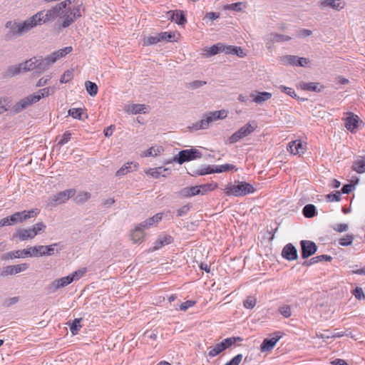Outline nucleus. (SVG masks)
I'll list each match as a JSON object with an SVG mask.
<instances>
[{
	"label": "nucleus",
	"mask_w": 365,
	"mask_h": 365,
	"mask_svg": "<svg viewBox=\"0 0 365 365\" xmlns=\"http://www.w3.org/2000/svg\"><path fill=\"white\" fill-rule=\"evenodd\" d=\"M173 242V238L169 235L160 236L154 243V246L148 250V252H153L160 249L166 245H170Z\"/></svg>",
	"instance_id": "obj_19"
},
{
	"label": "nucleus",
	"mask_w": 365,
	"mask_h": 365,
	"mask_svg": "<svg viewBox=\"0 0 365 365\" xmlns=\"http://www.w3.org/2000/svg\"><path fill=\"white\" fill-rule=\"evenodd\" d=\"M282 336V333L277 331L273 334V336L271 339H264L260 345L261 351L264 352L271 351Z\"/></svg>",
	"instance_id": "obj_14"
},
{
	"label": "nucleus",
	"mask_w": 365,
	"mask_h": 365,
	"mask_svg": "<svg viewBox=\"0 0 365 365\" xmlns=\"http://www.w3.org/2000/svg\"><path fill=\"white\" fill-rule=\"evenodd\" d=\"M282 60L284 64L297 66L298 57L296 56H285Z\"/></svg>",
	"instance_id": "obj_48"
},
{
	"label": "nucleus",
	"mask_w": 365,
	"mask_h": 365,
	"mask_svg": "<svg viewBox=\"0 0 365 365\" xmlns=\"http://www.w3.org/2000/svg\"><path fill=\"white\" fill-rule=\"evenodd\" d=\"M326 197L328 202H338L341 200V193L339 191H336L334 194L327 195Z\"/></svg>",
	"instance_id": "obj_59"
},
{
	"label": "nucleus",
	"mask_w": 365,
	"mask_h": 365,
	"mask_svg": "<svg viewBox=\"0 0 365 365\" xmlns=\"http://www.w3.org/2000/svg\"><path fill=\"white\" fill-rule=\"evenodd\" d=\"M166 170H168V168H163L162 167H158L155 168H150L145 171V173L151 175L155 178H158L160 177V175H162L163 171Z\"/></svg>",
	"instance_id": "obj_42"
},
{
	"label": "nucleus",
	"mask_w": 365,
	"mask_h": 365,
	"mask_svg": "<svg viewBox=\"0 0 365 365\" xmlns=\"http://www.w3.org/2000/svg\"><path fill=\"white\" fill-rule=\"evenodd\" d=\"M39 101L38 96H36L34 94H31L29 96H26L22 99H21L19 101L16 103L12 109L13 111L16 113H20L21 111L25 110L28 107L31 106V105L37 103Z\"/></svg>",
	"instance_id": "obj_8"
},
{
	"label": "nucleus",
	"mask_w": 365,
	"mask_h": 365,
	"mask_svg": "<svg viewBox=\"0 0 365 365\" xmlns=\"http://www.w3.org/2000/svg\"><path fill=\"white\" fill-rule=\"evenodd\" d=\"M257 128L255 122L252 123H247L244 126L241 127L237 131L234 133L228 139V142L230 144L238 142L242 138L248 136L253 133Z\"/></svg>",
	"instance_id": "obj_5"
},
{
	"label": "nucleus",
	"mask_w": 365,
	"mask_h": 365,
	"mask_svg": "<svg viewBox=\"0 0 365 365\" xmlns=\"http://www.w3.org/2000/svg\"><path fill=\"white\" fill-rule=\"evenodd\" d=\"M73 77V73L70 71H66L62 76L61 77L60 82L61 83H65L68 82L70 80H71Z\"/></svg>",
	"instance_id": "obj_63"
},
{
	"label": "nucleus",
	"mask_w": 365,
	"mask_h": 365,
	"mask_svg": "<svg viewBox=\"0 0 365 365\" xmlns=\"http://www.w3.org/2000/svg\"><path fill=\"white\" fill-rule=\"evenodd\" d=\"M224 350L225 347L222 342H220L208 348V356L211 358L215 357L222 353Z\"/></svg>",
	"instance_id": "obj_32"
},
{
	"label": "nucleus",
	"mask_w": 365,
	"mask_h": 365,
	"mask_svg": "<svg viewBox=\"0 0 365 365\" xmlns=\"http://www.w3.org/2000/svg\"><path fill=\"white\" fill-rule=\"evenodd\" d=\"M207 54L209 56H213L219 52L222 51V43H217L216 45H213L210 47L207 50H206Z\"/></svg>",
	"instance_id": "obj_51"
},
{
	"label": "nucleus",
	"mask_w": 365,
	"mask_h": 365,
	"mask_svg": "<svg viewBox=\"0 0 365 365\" xmlns=\"http://www.w3.org/2000/svg\"><path fill=\"white\" fill-rule=\"evenodd\" d=\"M180 195L184 197H190L200 195L199 185L185 187L180 191Z\"/></svg>",
	"instance_id": "obj_25"
},
{
	"label": "nucleus",
	"mask_w": 365,
	"mask_h": 365,
	"mask_svg": "<svg viewBox=\"0 0 365 365\" xmlns=\"http://www.w3.org/2000/svg\"><path fill=\"white\" fill-rule=\"evenodd\" d=\"M237 170V168H236L235 165L232 164H224V165H217L215 169H211L210 168H206L205 170H201L198 173L200 175H203L206 174H210V173H220L224 172H228L231 170Z\"/></svg>",
	"instance_id": "obj_15"
},
{
	"label": "nucleus",
	"mask_w": 365,
	"mask_h": 365,
	"mask_svg": "<svg viewBox=\"0 0 365 365\" xmlns=\"http://www.w3.org/2000/svg\"><path fill=\"white\" fill-rule=\"evenodd\" d=\"M23 65V71H28L33 70L36 68H38L39 69L44 70L48 67L46 65L45 59H37L36 58H33L29 60L26 61L24 63H21Z\"/></svg>",
	"instance_id": "obj_12"
},
{
	"label": "nucleus",
	"mask_w": 365,
	"mask_h": 365,
	"mask_svg": "<svg viewBox=\"0 0 365 365\" xmlns=\"http://www.w3.org/2000/svg\"><path fill=\"white\" fill-rule=\"evenodd\" d=\"M83 110L81 108H71L68 110V114L76 119H81Z\"/></svg>",
	"instance_id": "obj_52"
},
{
	"label": "nucleus",
	"mask_w": 365,
	"mask_h": 365,
	"mask_svg": "<svg viewBox=\"0 0 365 365\" xmlns=\"http://www.w3.org/2000/svg\"><path fill=\"white\" fill-rule=\"evenodd\" d=\"M21 72H23V65L21 63L9 68L4 76L6 77H11L20 73Z\"/></svg>",
	"instance_id": "obj_35"
},
{
	"label": "nucleus",
	"mask_w": 365,
	"mask_h": 365,
	"mask_svg": "<svg viewBox=\"0 0 365 365\" xmlns=\"http://www.w3.org/2000/svg\"><path fill=\"white\" fill-rule=\"evenodd\" d=\"M82 3L79 0H64L47 11H40L31 16L22 23L9 21L6 24L7 28L16 29L14 31L17 35L29 31L31 29L53 21L59 18L61 20V27L67 28L75 22L77 19L82 16L84 11Z\"/></svg>",
	"instance_id": "obj_1"
},
{
	"label": "nucleus",
	"mask_w": 365,
	"mask_h": 365,
	"mask_svg": "<svg viewBox=\"0 0 365 365\" xmlns=\"http://www.w3.org/2000/svg\"><path fill=\"white\" fill-rule=\"evenodd\" d=\"M299 88L304 91L320 92L323 86H320L319 83L315 82H300Z\"/></svg>",
	"instance_id": "obj_26"
},
{
	"label": "nucleus",
	"mask_w": 365,
	"mask_h": 365,
	"mask_svg": "<svg viewBox=\"0 0 365 365\" xmlns=\"http://www.w3.org/2000/svg\"><path fill=\"white\" fill-rule=\"evenodd\" d=\"M145 109V106L143 104H132L128 105L125 110L128 113H132V114H137L141 112L145 113L144 110Z\"/></svg>",
	"instance_id": "obj_34"
},
{
	"label": "nucleus",
	"mask_w": 365,
	"mask_h": 365,
	"mask_svg": "<svg viewBox=\"0 0 365 365\" xmlns=\"http://www.w3.org/2000/svg\"><path fill=\"white\" fill-rule=\"evenodd\" d=\"M38 213L39 210L37 208L15 212L9 217L1 219L0 220V227L22 222L28 219L36 217Z\"/></svg>",
	"instance_id": "obj_3"
},
{
	"label": "nucleus",
	"mask_w": 365,
	"mask_h": 365,
	"mask_svg": "<svg viewBox=\"0 0 365 365\" xmlns=\"http://www.w3.org/2000/svg\"><path fill=\"white\" fill-rule=\"evenodd\" d=\"M85 87L86 91L91 96H96L98 91V88L96 83H93L90 81H87L85 83Z\"/></svg>",
	"instance_id": "obj_36"
},
{
	"label": "nucleus",
	"mask_w": 365,
	"mask_h": 365,
	"mask_svg": "<svg viewBox=\"0 0 365 365\" xmlns=\"http://www.w3.org/2000/svg\"><path fill=\"white\" fill-rule=\"evenodd\" d=\"M218 187V184L215 182H211L199 185L200 194L204 195L210 192L214 191Z\"/></svg>",
	"instance_id": "obj_30"
},
{
	"label": "nucleus",
	"mask_w": 365,
	"mask_h": 365,
	"mask_svg": "<svg viewBox=\"0 0 365 365\" xmlns=\"http://www.w3.org/2000/svg\"><path fill=\"white\" fill-rule=\"evenodd\" d=\"M227 110L222 109L205 114L202 118L194 124L193 128L196 130L206 129L210 124L217 120L225 119L227 116Z\"/></svg>",
	"instance_id": "obj_4"
},
{
	"label": "nucleus",
	"mask_w": 365,
	"mask_h": 365,
	"mask_svg": "<svg viewBox=\"0 0 365 365\" xmlns=\"http://www.w3.org/2000/svg\"><path fill=\"white\" fill-rule=\"evenodd\" d=\"M302 257L306 259L317 252V245L314 242L309 240H302Z\"/></svg>",
	"instance_id": "obj_16"
},
{
	"label": "nucleus",
	"mask_w": 365,
	"mask_h": 365,
	"mask_svg": "<svg viewBox=\"0 0 365 365\" xmlns=\"http://www.w3.org/2000/svg\"><path fill=\"white\" fill-rule=\"evenodd\" d=\"M132 165H133L134 170H137L139 164L138 163L128 162L116 171L115 175L123 176L132 172L133 170L132 169Z\"/></svg>",
	"instance_id": "obj_23"
},
{
	"label": "nucleus",
	"mask_w": 365,
	"mask_h": 365,
	"mask_svg": "<svg viewBox=\"0 0 365 365\" xmlns=\"http://www.w3.org/2000/svg\"><path fill=\"white\" fill-rule=\"evenodd\" d=\"M46 226L43 222H38L33 225L32 227H31V230H34L35 233V237L41 232H43L46 229Z\"/></svg>",
	"instance_id": "obj_53"
},
{
	"label": "nucleus",
	"mask_w": 365,
	"mask_h": 365,
	"mask_svg": "<svg viewBox=\"0 0 365 365\" xmlns=\"http://www.w3.org/2000/svg\"><path fill=\"white\" fill-rule=\"evenodd\" d=\"M158 37H159L160 42L164 41H176L175 39V34L172 33V32H167V31L160 32L158 34Z\"/></svg>",
	"instance_id": "obj_43"
},
{
	"label": "nucleus",
	"mask_w": 365,
	"mask_h": 365,
	"mask_svg": "<svg viewBox=\"0 0 365 365\" xmlns=\"http://www.w3.org/2000/svg\"><path fill=\"white\" fill-rule=\"evenodd\" d=\"M279 312L284 318H289L292 315V309L289 305H283L279 308Z\"/></svg>",
	"instance_id": "obj_50"
},
{
	"label": "nucleus",
	"mask_w": 365,
	"mask_h": 365,
	"mask_svg": "<svg viewBox=\"0 0 365 365\" xmlns=\"http://www.w3.org/2000/svg\"><path fill=\"white\" fill-rule=\"evenodd\" d=\"M354 240V235L352 234H348L346 236L339 239V244L341 246H349L352 244Z\"/></svg>",
	"instance_id": "obj_44"
},
{
	"label": "nucleus",
	"mask_w": 365,
	"mask_h": 365,
	"mask_svg": "<svg viewBox=\"0 0 365 365\" xmlns=\"http://www.w3.org/2000/svg\"><path fill=\"white\" fill-rule=\"evenodd\" d=\"M320 4L324 6H330L336 10H340L345 6V2L341 0H323Z\"/></svg>",
	"instance_id": "obj_27"
},
{
	"label": "nucleus",
	"mask_w": 365,
	"mask_h": 365,
	"mask_svg": "<svg viewBox=\"0 0 365 365\" xmlns=\"http://www.w3.org/2000/svg\"><path fill=\"white\" fill-rule=\"evenodd\" d=\"M242 4H243L242 2L227 4V5L224 6V9H229V10L240 11L242 10L241 6Z\"/></svg>",
	"instance_id": "obj_58"
},
{
	"label": "nucleus",
	"mask_w": 365,
	"mask_h": 365,
	"mask_svg": "<svg viewBox=\"0 0 365 365\" xmlns=\"http://www.w3.org/2000/svg\"><path fill=\"white\" fill-rule=\"evenodd\" d=\"M241 341H242V339L241 337L232 336V337H229V338L225 339L221 342L223 344V346L225 347V350L226 349L230 348V346H232L237 342H241Z\"/></svg>",
	"instance_id": "obj_37"
},
{
	"label": "nucleus",
	"mask_w": 365,
	"mask_h": 365,
	"mask_svg": "<svg viewBox=\"0 0 365 365\" xmlns=\"http://www.w3.org/2000/svg\"><path fill=\"white\" fill-rule=\"evenodd\" d=\"M257 304V299L254 296H249L243 302V305L246 309H252Z\"/></svg>",
	"instance_id": "obj_45"
},
{
	"label": "nucleus",
	"mask_w": 365,
	"mask_h": 365,
	"mask_svg": "<svg viewBox=\"0 0 365 365\" xmlns=\"http://www.w3.org/2000/svg\"><path fill=\"white\" fill-rule=\"evenodd\" d=\"M28 268V264L26 263H22L16 265H9L3 268L1 270L0 275L1 276H7L11 275L14 274H17L21 272L25 271Z\"/></svg>",
	"instance_id": "obj_17"
},
{
	"label": "nucleus",
	"mask_w": 365,
	"mask_h": 365,
	"mask_svg": "<svg viewBox=\"0 0 365 365\" xmlns=\"http://www.w3.org/2000/svg\"><path fill=\"white\" fill-rule=\"evenodd\" d=\"M353 295L357 299H365V294L364 293L363 289L361 287H356L353 292Z\"/></svg>",
	"instance_id": "obj_62"
},
{
	"label": "nucleus",
	"mask_w": 365,
	"mask_h": 365,
	"mask_svg": "<svg viewBox=\"0 0 365 365\" xmlns=\"http://www.w3.org/2000/svg\"><path fill=\"white\" fill-rule=\"evenodd\" d=\"M279 89L282 92L285 93L288 96H292V98H296L297 97V94H296L295 91L292 88L286 87L284 86H279Z\"/></svg>",
	"instance_id": "obj_61"
},
{
	"label": "nucleus",
	"mask_w": 365,
	"mask_h": 365,
	"mask_svg": "<svg viewBox=\"0 0 365 365\" xmlns=\"http://www.w3.org/2000/svg\"><path fill=\"white\" fill-rule=\"evenodd\" d=\"M331 259H332V257L331 256L327 255H319V256L312 257L310 259L309 264H314V263H317L318 262H321L323 260L330 262V261H331Z\"/></svg>",
	"instance_id": "obj_49"
},
{
	"label": "nucleus",
	"mask_w": 365,
	"mask_h": 365,
	"mask_svg": "<svg viewBox=\"0 0 365 365\" xmlns=\"http://www.w3.org/2000/svg\"><path fill=\"white\" fill-rule=\"evenodd\" d=\"M87 269L86 267L79 269L75 272H73L70 277L72 278V282L75 280H78L80 278L84 276V274L86 273Z\"/></svg>",
	"instance_id": "obj_47"
},
{
	"label": "nucleus",
	"mask_w": 365,
	"mask_h": 365,
	"mask_svg": "<svg viewBox=\"0 0 365 365\" xmlns=\"http://www.w3.org/2000/svg\"><path fill=\"white\" fill-rule=\"evenodd\" d=\"M252 98V101L256 103H262L268 100H269L272 95L269 92H258L257 95L251 94L250 96Z\"/></svg>",
	"instance_id": "obj_28"
},
{
	"label": "nucleus",
	"mask_w": 365,
	"mask_h": 365,
	"mask_svg": "<svg viewBox=\"0 0 365 365\" xmlns=\"http://www.w3.org/2000/svg\"><path fill=\"white\" fill-rule=\"evenodd\" d=\"M201 157V152L195 148H192L189 150H183L179 152L178 155L173 158V161L181 165L185 162L199 159Z\"/></svg>",
	"instance_id": "obj_6"
},
{
	"label": "nucleus",
	"mask_w": 365,
	"mask_h": 365,
	"mask_svg": "<svg viewBox=\"0 0 365 365\" xmlns=\"http://www.w3.org/2000/svg\"><path fill=\"white\" fill-rule=\"evenodd\" d=\"M316 213V208L315 206L309 204L304 207L303 208V215L308 218H311L315 215Z\"/></svg>",
	"instance_id": "obj_41"
},
{
	"label": "nucleus",
	"mask_w": 365,
	"mask_h": 365,
	"mask_svg": "<svg viewBox=\"0 0 365 365\" xmlns=\"http://www.w3.org/2000/svg\"><path fill=\"white\" fill-rule=\"evenodd\" d=\"M72 282V278L70 275L61 277L58 279L55 280L51 284V287H53L54 289H58L61 287H64Z\"/></svg>",
	"instance_id": "obj_29"
},
{
	"label": "nucleus",
	"mask_w": 365,
	"mask_h": 365,
	"mask_svg": "<svg viewBox=\"0 0 365 365\" xmlns=\"http://www.w3.org/2000/svg\"><path fill=\"white\" fill-rule=\"evenodd\" d=\"M130 240L134 244H140L144 241L145 232L140 227H135L130 234Z\"/></svg>",
	"instance_id": "obj_22"
},
{
	"label": "nucleus",
	"mask_w": 365,
	"mask_h": 365,
	"mask_svg": "<svg viewBox=\"0 0 365 365\" xmlns=\"http://www.w3.org/2000/svg\"><path fill=\"white\" fill-rule=\"evenodd\" d=\"M291 38L288 36L274 34L272 35V40L274 42H282L290 40Z\"/></svg>",
	"instance_id": "obj_57"
},
{
	"label": "nucleus",
	"mask_w": 365,
	"mask_h": 365,
	"mask_svg": "<svg viewBox=\"0 0 365 365\" xmlns=\"http://www.w3.org/2000/svg\"><path fill=\"white\" fill-rule=\"evenodd\" d=\"M287 150L292 155H302L307 150V143L301 140H295L289 143Z\"/></svg>",
	"instance_id": "obj_13"
},
{
	"label": "nucleus",
	"mask_w": 365,
	"mask_h": 365,
	"mask_svg": "<svg viewBox=\"0 0 365 365\" xmlns=\"http://www.w3.org/2000/svg\"><path fill=\"white\" fill-rule=\"evenodd\" d=\"M91 197V194L88 192H80L74 198V201L78 204H82L86 202Z\"/></svg>",
	"instance_id": "obj_40"
},
{
	"label": "nucleus",
	"mask_w": 365,
	"mask_h": 365,
	"mask_svg": "<svg viewBox=\"0 0 365 365\" xmlns=\"http://www.w3.org/2000/svg\"><path fill=\"white\" fill-rule=\"evenodd\" d=\"M73 51L71 46H67L57 51L52 53L51 55L45 58L46 65L48 67L51 64L55 63L58 59L64 57Z\"/></svg>",
	"instance_id": "obj_11"
},
{
	"label": "nucleus",
	"mask_w": 365,
	"mask_h": 365,
	"mask_svg": "<svg viewBox=\"0 0 365 365\" xmlns=\"http://www.w3.org/2000/svg\"><path fill=\"white\" fill-rule=\"evenodd\" d=\"M352 169L357 173H365V156L354 161L352 165Z\"/></svg>",
	"instance_id": "obj_33"
},
{
	"label": "nucleus",
	"mask_w": 365,
	"mask_h": 365,
	"mask_svg": "<svg viewBox=\"0 0 365 365\" xmlns=\"http://www.w3.org/2000/svg\"><path fill=\"white\" fill-rule=\"evenodd\" d=\"M81 319H75L71 324H69L70 331L73 335H76L78 333L81 328Z\"/></svg>",
	"instance_id": "obj_39"
},
{
	"label": "nucleus",
	"mask_w": 365,
	"mask_h": 365,
	"mask_svg": "<svg viewBox=\"0 0 365 365\" xmlns=\"http://www.w3.org/2000/svg\"><path fill=\"white\" fill-rule=\"evenodd\" d=\"M252 185L244 181H238L237 184L229 183L225 185L224 192L227 196H245L255 192Z\"/></svg>",
	"instance_id": "obj_2"
},
{
	"label": "nucleus",
	"mask_w": 365,
	"mask_h": 365,
	"mask_svg": "<svg viewBox=\"0 0 365 365\" xmlns=\"http://www.w3.org/2000/svg\"><path fill=\"white\" fill-rule=\"evenodd\" d=\"M56 245V244H53L48 246L38 245L30 247L31 257H38L44 255H51L53 254L54 247Z\"/></svg>",
	"instance_id": "obj_10"
},
{
	"label": "nucleus",
	"mask_w": 365,
	"mask_h": 365,
	"mask_svg": "<svg viewBox=\"0 0 365 365\" xmlns=\"http://www.w3.org/2000/svg\"><path fill=\"white\" fill-rule=\"evenodd\" d=\"M71 138V133L69 131L65 132L58 140V144L63 145L67 143Z\"/></svg>",
	"instance_id": "obj_54"
},
{
	"label": "nucleus",
	"mask_w": 365,
	"mask_h": 365,
	"mask_svg": "<svg viewBox=\"0 0 365 365\" xmlns=\"http://www.w3.org/2000/svg\"><path fill=\"white\" fill-rule=\"evenodd\" d=\"M282 256L289 261L295 260L298 257L297 250L292 244H287L282 251Z\"/></svg>",
	"instance_id": "obj_21"
},
{
	"label": "nucleus",
	"mask_w": 365,
	"mask_h": 365,
	"mask_svg": "<svg viewBox=\"0 0 365 365\" xmlns=\"http://www.w3.org/2000/svg\"><path fill=\"white\" fill-rule=\"evenodd\" d=\"M162 217H163V214L162 213H160H160H157L156 215H155L152 217H150V218L148 219V225L152 226V225H153L155 224L158 223L162 220Z\"/></svg>",
	"instance_id": "obj_56"
},
{
	"label": "nucleus",
	"mask_w": 365,
	"mask_h": 365,
	"mask_svg": "<svg viewBox=\"0 0 365 365\" xmlns=\"http://www.w3.org/2000/svg\"><path fill=\"white\" fill-rule=\"evenodd\" d=\"M163 151H164V149H163V146L155 145V146L150 148L147 150H145L143 154V157H150V156L156 157L158 155H160V153H162Z\"/></svg>",
	"instance_id": "obj_31"
},
{
	"label": "nucleus",
	"mask_w": 365,
	"mask_h": 365,
	"mask_svg": "<svg viewBox=\"0 0 365 365\" xmlns=\"http://www.w3.org/2000/svg\"><path fill=\"white\" fill-rule=\"evenodd\" d=\"M160 42L158 34L155 36H150L145 38L143 41V46H148L156 44Z\"/></svg>",
	"instance_id": "obj_46"
},
{
	"label": "nucleus",
	"mask_w": 365,
	"mask_h": 365,
	"mask_svg": "<svg viewBox=\"0 0 365 365\" xmlns=\"http://www.w3.org/2000/svg\"><path fill=\"white\" fill-rule=\"evenodd\" d=\"M56 88L54 87H46L42 89H40L37 93H34L36 96H38L39 101L42 98H46L50 94L53 93L55 92Z\"/></svg>",
	"instance_id": "obj_38"
},
{
	"label": "nucleus",
	"mask_w": 365,
	"mask_h": 365,
	"mask_svg": "<svg viewBox=\"0 0 365 365\" xmlns=\"http://www.w3.org/2000/svg\"><path fill=\"white\" fill-rule=\"evenodd\" d=\"M9 101L6 98H0V114H2L8 110Z\"/></svg>",
	"instance_id": "obj_55"
},
{
	"label": "nucleus",
	"mask_w": 365,
	"mask_h": 365,
	"mask_svg": "<svg viewBox=\"0 0 365 365\" xmlns=\"http://www.w3.org/2000/svg\"><path fill=\"white\" fill-rule=\"evenodd\" d=\"M35 233L31 228L19 229L13 235L14 238H18L21 241L31 240L35 237Z\"/></svg>",
	"instance_id": "obj_20"
},
{
	"label": "nucleus",
	"mask_w": 365,
	"mask_h": 365,
	"mask_svg": "<svg viewBox=\"0 0 365 365\" xmlns=\"http://www.w3.org/2000/svg\"><path fill=\"white\" fill-rule=\"evenodd\" d=\"M76 194L75 189H68L61 192H59L56 195H53L51 199V205H55L58 204H63L67 202L71 197H73Z\"/></svg>",
	"instance_id": "obj_9"
},
{
	"label": "nucleus",
	"mask_w": 365,
	"mask_h": 365,
	"mask_svg": "<svg viewBox=\"0 0 365 365\" xmlns=\"http://www.w3.org/2000/svg\"><path fill=\"white\" fill-rule=\"evenodd\" d=\"M242 359V355L239 354L234 356L230 361L227 362L225 365H239Z\"/></svg>",
	"instance_id": "obj_60"
},
{
	"label": "nucleus",
	"mask_w": 365,
	"mask_h": 365,
	"mask_svg": "<svg viewBox=\"0 0 365 365\" xmlns=\"http://www.w3.org/2000/svg\"><path fill=\"white\" fill-rule=\"evenodd\" d=\"M25 257H31V249H24V250H19L13 252H7L6 255H4L2 257L3 259L7 260V259H12L15 258H25Z\"/></svg>",
	"instance_id": "obj_18"
},
{
	"label": "nucleus",
	"mask_w": 365,
	"mask_h": 365,
	"mask_svg": "<svg viewBox=\"0 0 365 365\" xmlns=\"http://www.w3.org/2000/svg\"><path fill=\"white\" fill-rule=\"evenodd\" d=\"M345 115V118H343L345 122V128L351 133H355L359 125L363 123V121L357 115L351 112L346 113Z\"/></svg>",
	"instance_id": "obj_7"
},
{
	"label": "nucleus",
	"mask_w": 365,
	"mask_h": 365,
	"mask_svg": "<svg viewBox=\"0 0 365 365\" xmlns=\"http://www.w3.org/2000/svg\"><path fill=\"white\" fill-rule=\"evenodd\" d=\"M196 304L195 301L188 300L182 303L180 306L181 311H186L188 308L193 307Z\"/></svg>",
	"instance_id": "obj_64"
},
{
	"label": "nucleus",
	"mask_w": 365,
	"mask_h": 365,
	"mask_svg": "<svg viewBox=\"0 0 365 365\" xmlns=\"http://www.w3.org/2000/svg\"><path fill=\"white\" fill-rule=\"evenodd\" d=\"M168 14L170 15L171 21L180 25L185 24L186 18L182 11H170Z\"/></svg>",
	"instance_id": "obj_24"
}]
</instances>
